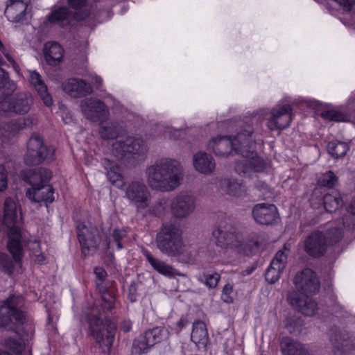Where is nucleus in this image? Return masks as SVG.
Listing matches in <instances>:
<instances>
[{"label": "nucleus", "mask_w": 355, "mask_h": 355, "mask_svg": "<svg viewBox=\"0 0 355 355\" xmlns=\"http://www.w3.org/2000/svg\"><path fill=\"white\" fill-rule=\"evenodd\" d=\"M144 174L147 185L141 180H132L125 181L120 189L123 197L138 210L150 205L152 196L148 187L157 191H172L182 180L183 169L178 161L162 157L147 166Z\"/></svg>", "instance_id": "obj_1"}, {"label": "nucleus", "mask_w": 355, "mask_h": 355, "mask_svg": "<svg viewBox=\"0 0 355 355\" xmlns=\"http://www.w3.org/2000/svg\"><path fill=\"white\" fill-rule=\"evenodd\" d=\"M227 130L235 132L236 135L213 137L208 141L207 148L218 157H225L233 153L241 154L243 159L236 162L235 170L244 176L251 178L257 173L262 171L265 162L256 153V141L253 137L252 128L239 121L236 124L231 123Z\"/></svg>", "instance_id": "obj_2"}, {"label": "nucleus", "mask_w": 355, "mask_h": 355, "mask_svg": "<svg viewBox=\"0 0 355 355\" xmlns=\"http://www.w3.org/2000/svg\"><path fill=\"white\" fill-rule=\"evenodd\" d=\"M215 243L222 249L230 248L243 255H251L258 247V240L252 236L243 240L237 223L231 218L221 219L212 232Z\"/></svg>", "instance_id": "obj_3"}, {"label": "nucleus", "mask_w": 355, "mask_h": 355, "mask_svg": "<svg viewBox=\"0 0 355 355\" xmlns=\"http://www.w3.org/2000/svg\"><path fill=\"white\" fill-rule=\"evenodd\" d=\"M157 248L164 254L171 257L184 255L186 246L182 239V231L175 224L168 223L162 226L157 235Z\"/></svg>", "instance_id": "obj_4"}, {"label": "nucleus", "mask_w": 355, "mask_h": 355, "mask_svg": "<svg viewBox=\"0 0 355 355\" xmlns=\"http://www.w3.org/2000/svg\"><path fill=\"white\" fill-rule=\"evenodd\" d=\"M67 3L69 8L62 6L55 9L47 16V21L64 27L72 20L80 21L89 15L86 9L87 0H67Z\"/></svg>", "instance_id": "obj_5"}, {"label": "nucleus", "mask_w": 355, "mask_h": 355, "mask_svg": "<svg viewBox=\"0 0 355 355\" xmlns=\"http://www.w3.org/2000/svg\"><path fill=\"white\" fill-rule=\"evenodd\" d=\"M343 235V231L340 228H333L327 232L313 231L304 241V250L310 256L320 257L326 252L328 245L338 242Z\"/></svg>", "instance_id": "obj_6"}, {"label": "nucleus", "mask_w": 355, "mask_h": 355, "mask_svg": "<svg viewBox=\"0 0 355 355\" xmlns=\"http://www.w3.org/2000/svg\"><path fill=\"white\" fill-rule=\"evenodd\" d=\"M108 111L105 105L98 101L90 99V120H100V135L107 139H114L123 132V126L116 121H105Z\"/></svg>", "instance_id": "obj_7"}, {"label": "nucleus", "mask_w": 355, "mask_h": 355, "mask_svg": "<svg viewBox=\"0 0 355 355\" xmlns=\"http://www.w3.org/2000/svg\"><path fill=\"white\" fill-rule=\"evenodd\" d=\"M4 96L0 101V115L11 116L28 113L33 104V98L27 92H18L10 98Z\"/></svg>", "instance_id": "obj_8"}, {"label": "nucleus", "mask_w": 355, "mask_h": 355, "mask_svg": "<svg viewBox=\"0 0 355 355\" xmlns=\"http://www.w3.org/2000/svg\"><path fill=\"white\" fill-rule=\"evenodd\" d=\"M27 145L28 149L24 157V162L27 165H38L45 160L53 159L55 148L44 145L43 139L39 134H33Z\"/></svg>", "instance_id": "obj_9"}, {"label": "nucleus", "mask_w": 355, "mask_h": 355, "mask_svg": "<svg viewBox=\"0 0 355 355\" xmlns=\"http://www.w3.org/2000/svg\"><path fill=\"white\" fill-rule=\"evenodd\" d=\"M21 302V297L14 295L3 302L0 305V327H6L12 323L19 328L24 324V315L18 309Z\"/></svg>", "instance_id": "obj_10"}, {"label": "nucleus", "mask_w": 355, "mask_h": 355, "mask_svg": "<svg viewBox=\"0 0 355 355\" xmlns=\"http://www.w3.org/2000/svg\"><path fill=\"white\" fill-rule=\"evenodd\" d=\"M148 151L146 142L141 138H126L117 141L112 145V153L118 159L134 158L144 156Z\"/></svg>", "instance_id": "obj_11"}, {"label": "nucleus", "mask_w": 355, "mask_h": 355, "mask_svg": "<svg viewBox=\"0 0 355 355\" xmlns=\"http://www.w3.org/2000/svg\"><path fill=\"white\" fill-rule=\"evenodd\" d=\"M196 207V198L187 192L175 196L170 203V211L178 219L186 218L191 216Z\"/></svg>", "instance_id": "obj_12"}, {"label": "nucleus", "mask_w": 355, "mask_h": 355, "mask_svg": "<svg viewBox=\"0 0 355 355\" xmlns=\"http://www.w3.org/2000/svg\"><path fill=\"white\" fill-rule=\"evenodd\" d=\"M294 284L300 291V295H312L320 289V282L315 273L309 268L299 272L293 280Z\"/></svg>", "instance_id": "obj_13"}, {"label": "nucleus", "mask_w": 355, "mask_h": 355, "mask_svg": "<svg viewBox=\"0 0 355 355\" xmlns=\"http://www.w3.org/2000/svg\"><path fill=\"white\" fill-rule=\"evenodd\" d=\"M292 120V108L289 105H277L270 111L267 127L270 130H282L288 128Z\"/></svg>", "instance_id": "obj_14"}, {"label": "nucleus", "mask_w": 355, "mask_h": 355, "mask_svg": "<svg viewBox=\"0 0 355 355\" xmlns=\"http://www.w3.org/2000/svg\"><path fill=\"white\" fill-rule=\"evenodd\" d=\"M30 2L31 0H9L4 13L12 23L26 22L31 18L27 12Z\"/></svg>", "instance_id": "obj_15"}, {"label": "nucleus", "mask_w": 355, "mask_h": 355, "mask_svg": "<svg viewBox=\"0 0 355 355\" xmlns=\"http://www.w3.org/2000/svg\"><path fill=\"white\" fill-rule=\"evenodd\" d=\"M20 220L17 213L15 201L11 198H7L4 202L3 223L7 227L8 234H19Z\"/></svg>", "instance_id": "obj_16"}, {"label": "nucleus", "mask_w": 355, "mask_h": 355, "mask_svg": "<svg viewBox=\"0 0 355 355\" xmlns=\"http://www.w3.org/2000/svg\"><path fill=\"white\" fill-rule=\"evenodd\" d=\"M289 304L304 315L312 316L318 311V306L309 295H300L297 292H291L288 295Z\"/></svg>", "instance_id": "obj_17"}, {"label": "nucleus", "mask_w": 355, "mask_h": 355, "mask_svg": "<svg viewBox=\"0 0 355 355\" xmlns=\"http://www.w3.org/2000/svg\"><path fill=\"white\" fill-rule=\"evenodd\" d=\"M21 177L25 182L31 186L30 189H33L48 183L52 177V173L44 168L25 169L21 171Z\"/></svg>", "instance_id": "obj_18"}, {"label": "nucleus", "mask_w": 355, "mask_h": 355, "mask_svg": "<svg viewBox=\"0 0 355 355\" xmlns=\"http://www.w3.org/2000/svg\"><path fill=\"white\" fill-rule=\"evenodd\" d=\"M252 215L257 223L261 225H270L277 220L278 212L274 205L261 203L254 207Z\"/></svg>", "instance_id": "obj_19"}, {"label": "nucleus", "mask_w": 355, "mask_h": 355, "mask_svg": "<svg viewBox=\"0 0 355 355\" xmlns=\"http://www.w3.org/2000/svg\"><path fill=\"white\" fill-rule=\"evenodd\" d=\"M192 162L195 170L201 174L210 175L216 168V162L213 157L204 151L195 153Z\"/></svg>", "instance_id": "obj_20"}, {"label": "nucleus", "mask_w": 355, "mask_h": 355, "mask_svg": "<svg viewBox=\"0 0 355 355\" xmlns=\"http://www.w3.org/2000/svg\"><path fill=\"white\" fill-rule=\"evenodd\" d=\"M62 89L67 94L76 98H83L89 92L86 81L78 78H71L63 81Z\"/></svg>", "instance_id": "obj_21"}, {"label": "nucleus", "mask_w": 355, "mask_h": 355, "mask_svg": "<svg viewBox=\"0 0 355 355\" xmlns=\"http://www.w3.org/2000/svg\"><path fill=\"white\" fill-rule=\"evenodd\" d=\"M53 194L54 189L49 182L33 189H28L26 193V197L33 202H40L44 201L48 203L54 201Z\"/></svg>", "instance_id": "obj_22"}, {"label": "nucleus", "mask_w": 355, "mask_h": 355, "mask_svg": "<svg viewBox=\"0 0 355 355\" xmlns=\"http://www.w3.org/2000/svg\"><path fill=\"white\" fill-rule=\"evenodd\" d=\"M116 331L115 323L110 320L101 322L98 330L94 331V337L96 340L104 346L110 347Z\"/></svg>", "instance_id": "obj_23"}, {"label": "nucleus", "mask_w": 355, "mask_h": 355, "mask_svg": "<svg viewBox=\"0 0 355 355\" xmlns=\"http://www.w3.org/2000/svg\"><path fill=\"white\" fill-rule=\"evenodd\" d=\"M44 55L49 65L57 67L62 62L64 49L58 42H49L44 44Z\"/></svg>", "instance_id": "obj_24"}, {"label": "nucleus", "mask_w": 355, "mask_h": 355, "mask_svg": "<svg viewBox=\"0 0 355 355\" xmlns=\"http://www.w3.org/2000/svg\"><path fill=\"white\" fill-rule=\"evenodd\" d=\"M144 255L153 268L160 275L170 279L180 275V272L178 270L164 261L154 257L149 252L146 251Z\"/></svg>", "instance_id": "obj_25"}, {"label": "nucleus", "mask_w": 355, "mask_h": 355, "mask_svg": "<svg viewBox=\"0 0 355 355\" xmlns=\"http://www.w3.org/2000/svg\"><path fill=\"white\" fill-rule=\"evenodd\" d=\"M220 187L223 192L230 196L243 197L247 193L245 186L235 178H225L222 180Z\"/></svg>", "instance_id": "obj_26"}, {"label": "nucleus", "mask_w": 355, "mask_h": 355, "mask_svg": "<svg viewBox=\"0 0 355 355\" xmlns=\"http://www.w3.org/2000/svg\"><path fill=\"white\" fill-rule=\"evenodd\" d=\"M30 82L37 90L44 103L50 107L53 104V100L47 92V87L42 79L39 73L35 71H30Z\"/></svg>", "instance_id": "obj_27"}, {"label": "nucleus", "mask_w": 355, "mask_h": 355, "mask_svg": "<svg viewBox=\"0 0 355 355\" xmlns=\"http://www.w3.org/2000/svg\"><path fill=\"white\" fill-rule=\"evenodd\" d=\"M191 339L198 347L206 345L208 340V334L206 325L202 321L197 320L193 322Z\"/></svg>", "instance_id": "obj_28"}, {"label": "nucleus", "mask_w": 355, "mask_h": 355, "mask_svg": "<svg viewBox=\"0 0 355 355\" xmlns=\"http://www.w3.org/2000/svg\"><path fill=\"white\" fill-rule=\"evenodd\" d=\"M280 348L284 355H306L303 345L288 337L282 338Z\"/></svg>", "instance_id": "obj_29"}, {"label": "nucleus", "mask_w": 355, "mask_h": 355, "mask_svg": "<svg viewBox=\"0 0 355 355\" xmlns=\"http://www.w3.org/2000/svg\"><path fill=\"white\" fill-rule=\"evenodd\" d=\"M106 168L108 180L112 184L120 189L125 184V182L123 180L121 171L118 164L112 162L107 164Z\"/></svg>", "instance_id": "obj_30"}, {"label": "nucleus", "mask_w": 355, "mask_h": 355, "mask_svg": "<svg viewBox=\"0 0 355 355\" xmlns=\"http://www.w3.org/2000/svg\"><path fill=\"white\" fill-rule=\"evenodd\" d=\"M148 342L153 346L155 344L166 340L169 337V332L164 327H157L145 332Z\"/></svg>", "instance_id": "obj_31"}, {"label": "nucleus", "mask_w": 355, "mask_h": 355, "mask_svg": "<svg viewBox=\"0 0 355 355\" xmlns=\"http://www.w3.org/2000/svg\"><path fill=\"white\" fill-rule=\"evenodd\" d=\"M342 203L340 194L336 191H333L324 196V207L327 211L332 212L337 210Z\"/></svg>", "instance_id": "obj_32"}, {"label": "nucleus", "mask_w": 355, "mask_h": 355, "mask_svg": "<svg viewBox=\"0 0 355 355\" xmlns=\"http://www.w3.org/2000/svg\"><path fill=\"white\" fill-rule=\"evenodd\" d=\"M76 229L78 239L81 248L82 257L85 259L89 254V245L87 243L89 230L83 223L78 224Z\"/></svg>", "instance_id": "obj_33"}, {"label": "nucleus", "mask_w": 355, "mask_h": 355, "mask_svg": "<svg viewBox=\"0 0 355 355\" xmlns=\"http://www.w3.org/2000/svg\"><path fill=\"white\" fill-rule=\"evenodd\" d=\"M288 252L289 248L285 245L282 250L277 252L270 265L282 273L287 263Z\"/></svg>", "instance_id": "obj_34"}, {"label": "nucleus", "mask_w": 355, "mask_h": 355, "mask_svg": "<svg viewBox=\"0 0 355 355\" xmlns=\"http://www.w3.org/2000/svg\"><path fill=\"white\" fill-rule=\"evenodd\" d=\"M327 150L331 157L338 159L346 155L349 146L345 142L334 141L328 144Z\"/></svg>", "instance_id": "obj_35"}, {"label": "nucleus", "mask_w": 355, "mask_h": 355, "mask_svg": "<svg viewBox=\"0 0 355 355\" xmlns=\"http://www.w3.org/2000/svg\"><path fill=\"white\" fill-rule=\"evenodd\" d=\"M97 288L102 295V306L103 309L106 310H111L113 307L114 302V296L113 291L107 290V286L100 287L99 283H97Z\"/></svg>", "instance_id": "obj_36"}, {"label": "nucleus", "mask_w": 355, "mask_h": 355, "mask_svg": "<svg viewBox=\"0 0 355 355\" xmlns=\"http://www.w3.org/2000/svg\"><path fill=\"white\" fill-rule=\"evenodd\" d=\"M7 247L10 253L12 255L15 262L21 261L23 252L19 240L16 239H10L8 241Z\"/></svg>", "instance_id": "obj_37"}, {"label": "nucleus", "mask_w": 355, "mask_h": 355, "mask_svg": "<svg viewBox=\"0 0 355 355\" xmlns=\"http://www.w3.org/2000/svg\"><path fill=\"white\" fill-rule=\"evenodd\" d=\"M153 347L144 333L134 341L132 347L135 353L141 354L147 353Z\"/></svg>", "instance_id": "obj_38"}, {"label": "nucleus", "mask_w": 355, "mask_h": 355, "mask_svg": "<svg viewBox=\"0 0 355 355\" xmlns=\"http://www.w3.org/2000/svg\"><path fill=\"white\" fill-rule=\"evenodd\" d=\"M170 203L168 199L161 198L152 207V211L157 216H163L170 211Z\"/></svg>", "instance_id": "obj_39"}, {"label": "nucleus", "mask_w": 355, "mask_h": 355, "mask_svg": "<svg viewBox=\"0 0 355 355\" xmlns=\"http://www.w3.org/2000/svg\"><path fill=\"white\" fill-rule=\"evenodd\" d=\"M0 270L8 275H11L14 271L12 260L3 252H0Z\"/></svg>", "instance_id": "obj_40"}, {"label": "nucleus", "mask_w": 355, "mask_h": 355, "mask_svg": "<svg viewBox=\"0 0 355 355\" xmlns=\"http://www.w3.org/2000/svg\"><path fill=\"white\" fill-rule=\"evenodd\" d=\"M322 116L325 119L336 122H347L349 121L348 116L345 114L334 110L323 112Z\"/></svg>", "instance_id": "obj_41"}, {"label": "nucleus", "mask_w": 355, "mask_h": 355, "mask_svg": "<svg viewBox=\"0 0 355 355\" xmlns=\"http://www.w3.org/2000/svg\"><path fill=\"white\" fill-rule=\"evenodd\" d=\"M3 345L16 354H20L24 350V346L17 339L9 337L4 340Z\"/></svg>", "instance_id": "obj_42"}, {"label": "nucleus", "mask_w": 355, "mask_h": 355, "mask_svg": "<svg viewBox=\"0 0 355 355\" xmlns=\"http://www.w3.org/2000/svg\"><path fill=\"white\" fill-rule=\"evenodd\" d=\"M220 279V276L218 273L207 271L204 272L202 282L209 288H214L217 286Z\"/></svg>", "instance_id": "obj_43"}, {"label": "nucleus", "mask_w": 355, "mask_h": 355, "mask_svg": "<svg viewBox=\"0 0 355 355\" xmlns=\"http://www.w3.org/2000/svg\"><path fill=\"white\" fill-rule=\"evenodd\" d=\"M337 182V178L331 171H328L319 179L318 183L323 187H332Z\"/></svg>", "instance_id": "obj_44"}, {"label": "nucleus", "mask_w": 355, "mask_h": 355, "mask_svg": "<svg viewBox=\"0 0 355 355\" xmlns=\"http://www.w3.org/2000/svg\"><path fill=\"white\" fill-rule=\"evenodd\" d=\"M281 275V272L270 265L265 274L266 280L270 284H274L278 281Z\"/></svg>", "instance_id": "obj_45"}, {"label": "nucleus", "mask_w": 355, "mask_h": 355, "mask_svg": "<svg viewBox=\"0 0 355 355\" xmlns=\"http://www.w3.org/2000/svg\"><path fill=\"white\" fill-rule=\"evenodd\" d=\"M340 6L345 11L349 12L355 10V0H333Z\"/></svg>", "instance_id": "obj_46"}, {"label": "nucleus", "mask_w": 355, "mask_h": 355, "mask_svg": "<svg viewBox=\"0 0 355 355\" xmlns=\"http://www.w3.org/2000/svg\"><path fill=\"white\" fill-rule=\"evenodd\" d=\"M233 293V286L232 284H226L223 290L222 297L223 300L227 303L232 302L233 298L232 294Z\"/></svg>", "instance_id": "obj_47"}, {"label": "nucleus", "mask_w": 355, "mask_h": 355, "mask_svg": "<svg viewBox=\"0 0 355 355\" xmlns=\"http://www.w3.org/2000/svg\"><path fill=\"white\" fill-rule=\"evenodd\" d=\"M94 274L97 278L96 284L99 283L100 287L107 286V285H103L104 284V280L107 276L106 271L103 268L98 267L94 269Z\"/></svg>", "instance_id": "obj_48"}, {"label": "nucleus", "mask_w": 355, "mask_h": 355, "mask_svg": "<svg viewBox=\"0 0 355 355\" xmlns=\"http://www.w3.org/2000/svg\"><path fill=\"white\" fill-rule=\"evenodd\" d=\"M8 185L7 173L4 167L0 165V191L6 189Z\"/></svg>", "instance_id": "obj_49"}, {"label": "nucleus", "mask_w": 355, "mask_h": 355, "mask_svg": "<svg viewBox=\"0 0 355 355\" xmlns=\"http://www.w3.org/2000/svg\"><path fill=\"white\" fill-rule=\"evenodd\" d=\"M81 110L87 119H89V101L87 99H83L80 102Z\"/></svg>", "instance_id": "obj_50"}, {"label": "nucleus", "mask_w": 355, "mask_h": 355, "mask_svg": "<svg viewBox=\"0 0 355 355\" xmlns=\"http://www.w3.org/2000/svg\"><path fill=\"white\" fill-rule=\"evenodd\" d=\"M19 128H21L18 125L17 121H10L3 126V129L10 131H16Z\"/></svg>", "instance_id": "obj_51"}, {"label": "nucleus", "mask_w": 355, "mask_h": 355, "mask_svg": "<svg viewBox=\"0 0 355 355\" xmlns=\"http://www.w3.org/2000/svg\"><path fill=\"white\" fill-rule=\"evenodd\" d=\"M257 188L261 192V195L263 197H268L270 193L268 185L265 182H260V186L257 185Z\"/></svg>", "instance_id": "obj_52"}, {"label": "nucleus", "mask_w": 355, "mask_h": 355, "mask_svg": "<svg viewBox=\"0 0 355 355\" xmlns=\"http://www.w3.org/2000/svg\"><path fill=\"white\" fill-rule=\"evenodd\" d=\"M102 79L101 77L98 76L96 74H91L90 73V83H92L95 85H96L95 86V87L96 89H99L102 85Z\"/></svg>", "instance_id": "obj_53"}, {"label": "nucleus", "mask_w": 355, "mask_h": 355, "mask_svg": "<svg viewBox=\"0 0 355 355\" xmlns=\"http://www.w3.org/2000/svg\"><path fill=\"white\" fill-rule=\"evenodd\" d=\"M125 236V231L123 230H116L114 232L113 236L116 241H120Z\"/></svg>", "instance_id": "obj_54"}, {"label": "nucleus", "mask_w": 355, "mask_h": 355, "mask_svg": "<svg viewBox=\"0 0 355 355\" xmlns=\"http://www.w3.org/2000/svg\"><path fill=\"white\" fill-rule=\"evenodd\" d=\"M34 255L36 257L35 261L38 263H42L45 261V257L41 252L36 251Z\"/></svg>", "instance_id": "obj_55"}, {"label": "nucleus", "mask_w": 355, "mask_h": 355, "mask_svg": "<svg viewBox=\"0 0 355 355\" xmlns=\"http://www.w3.org/2000/svg\"><path fill=\"white\" fill-rule=\"evenodd\" d=\"M347 210L348 212L355 215V198L352 200L350 205L347 207Z\"/></svg>", "instance_id": "obj_56"}, {"label": "nucleus", "mask_w": 355, "mask_h": 355, "mask_svg": "<svg viewBox=\"0 0 355 355\" xmlns=\"http://www.w3.org/2000/svg\"><path fill=\"white\" fill-rule=\"evenodd\" d=\"M121 329H123V331L124 332L129 331L130 330V329H131V323L130 322H128V321H124L121 324Z\"/></svg>", "instance_id": "obj_57"}, {"label": "nucleus", "mask_w": 355, "mask_h": 355, "mask_svg": "<svg viewBox=\"0 0 355 355\" xmlns=\"http://www.w3.org/2000/svg\"><path fill=\"white\" fill-rule=\"evenodd\" d=\"M32 245H33V254L36 251L40 252V243L39 241L35 240L34 242H33Z\"/></svg>", "instance_id": "obj_58"}, {"label": "nucleus", "mask_w": 355, "mask_h": 355, "mask_svg": "<svg viewBox=\"0 0 355 355\" xmlns=\"http://www.w3.org/2000/svg\"><path fill=\"white\" fill-rule=\"evenodd\" d=\"M177 325L180 327V328H183L185 325H186V322L185 321L183 320V319H180L178 322H177Z\"/></svg>", "instance_id": "obj_59"}, {"label": "nucleus", "mask_w": 355, "mask_h": 355, "mask_svg": "<svg viewBox=\"0 0 355 355\" xmlns=\"http://www.w3.org/2000/svg\"><path fill=\"white\" fill-rule=\"evenodd\" d=\"M0 355H12V354H11L10 353H9L8 352L0 350Z\"/></svg>", "instance_id": "obj_60"}, {"label": "nucleus", "mask_w": 355, "mask_h": 355, "mask_svg": "<svg viewBox=\"0 0 355 355\" xmlns=\"http://www.w3.org/2000/svg\"><path fill=\"white\" fill-rule=\"evenodd\" d=\"M116 242H117L116 245H117V248H118V250H121V249H122V248H123V246H122L121 243L119 241H116Z\"/></svg>", "instance_id": "obj_61"}, {"label": "nucleus", "mask_w": 355, "mask_h": 355, "mask_svg": "<svg viewBox=\"0 0 355 355\" xmlns=\"http://www.w3.org/2000/svg\"><path fill=\"white\" fill-rule=\"evenodd\" d=\"M3 49H4L3 44V43L1 42V41L0 40V51H1V52H3Z\"/></svg>", "instance_id": "obj_62"}, {"label": "nucleus", "mask_w": 355, "mask_h": 355, "mask_svg": "<svg viewBox=\"0 0 355 355\" xmlns=\"http://www.w3.org/2000/svg\"><path fill=\"white\" fill-rule=\"evenodd\" d=\"M3 62V58L1 57V55H0V65Z\"/></svg>", "instance_id": "obj_63"}, {"label": "nucleus", "mask_w": 355, "mask_h": 355, "mask_svg": "<svg viewBox=\"0 0 355 355\" xmlns=\"http://www.w3.org/2000/svg\"><path fill=\"white\" fill-rule=\"evenodd\" d=\"M352 21L355 23V15L352 16Z\"/></svg>", "instance_id": "obj_64"}]
</instances>
